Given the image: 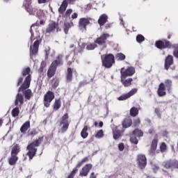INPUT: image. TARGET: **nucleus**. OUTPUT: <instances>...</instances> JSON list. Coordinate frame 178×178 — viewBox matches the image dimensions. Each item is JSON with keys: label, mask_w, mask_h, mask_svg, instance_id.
<instances>
[{"label": "nucleus", "mask_w": 178, "mask_h": 178, "mask_svg": "<svg viewBox=\"0 0 178 178\" xmlns=\"http://www.w3.org/2000/svg\"><path fill=\"white\" fill-rule=\"evenodd\" d=\"M63 58V56L58 55L56 60H55L50 65L47 71V76L50 79L51 77H53V76L55 75V72H56V66H58V65H62L63 63V60H62Z\"/></svg>", "instance_id": "obj_1"}, {"label": "nucleus", "mask_w": 178, "mask_h": 178, "mask_svg": "<svg viewBox=\"0 0 178 178\" xmlns=\"http://www.w3.org/2000/svg\"><path fill=\"white\" fill-rule=\"evenodd\" d=\"M30 72H31V70L29 67L23 70L22 75L23 76H27V74L29 75L26 77L24 83L19 88V91H24V90H26L29 88V87H30V83H31V75H30Z\"/></svg>", "instance_id": "obj_2"}, {"label": "nucleus", "mask_w": 178, "mask_h": 178, "mask_svg": "<svg viewBox=\"0 0 178 178\" xmlns=\"http://www.w3.org/2000/svg\"><path fill=\"white\" fill-rule=\"evenodd\" d=\"M38 145H40V140H37L27 146V155L29 156L30 160L33 159V157L35 156V153L37 152V148L35 147H38Z\"/></svg>", "instance_id": "obj_3"}, {"label": "nucleus", "mask_w": 178, "mask_h": 178, "mask_svg": "<svg viewBox=\"0 0 178 178\" xmlns=\"http://www.w3.org/2000/svg\"><path fill=\"white\" fill-rule=\"evenodd\" d=\"M102 65L104 67L110 68L112 67L115 63V56L113 54H108L104 57L102 56Z\"/></svg>", "instance_id": "obj_4"}, {"label": "nucleus", "mask_w": 178, "mask_h": 178, "mask_svg": "<svg viewBox=\"0 0 178 178\" xmlns=\"http://www.w3.org/2000/svg\"><path fill=\"white\" fill-rule=\"evenodd\" d=\"M24 7L26 10L29 13V15H33L34 16H37L40 17V13H42V11L41 10H38L35 7H33L30 2L25 1L24 3Z\"/></svg>", "instance_id": "obj_5"}, {"label": "nucleus", "mask_w": 178, "mask_h": 178, "mask_svg": "<svg viewBox=\"0 0 178 178\" xmlns=\"http://www.w3.org/2000/svg\"><path fill=\"white\" fill-rule=\"evenodd\" d=\"M69 116L65 114L60 120V129L59 133H65L69 129Z\"/></svg>", "instance_id": "obj_6"}, {"label": "nucleus", "mask_w": 178, "mask_h": 178, "mask_svg": "<svg viewBox=\"0 0 178 178\" xmlns=\"http://www.w3.org/2000/svg\"><path fill=\"white\" fill-rule=\"evenodd\" d=\"M121 79H126V77H129L130 76H133L134 73H136V68L134 67H128L126 70L124 67L121 68Z\"/></svg>", "instance_id": "obj_7"}, {"label": "nucleus", "mask_w": 178, "mask_h": 178, "mask_svg": "<svg viewBox=\"0 0 178 178\" xmlns=\"http://www.w3.org/2000/svg\"><path fill=\"white\" fill-rule=\"evenodd\" d=\"M55 98V95L54 92L49 91L46 93L44 97V105L46 108H49V105H51V102Z\"/></svg>", "instance_id": "obj_8"}, {"label": "nucleus", "mask_w": 178, "mask_h": 178, "mask_svg": "<svg viewBox=\"0 0 178 178\" xmlns=\"http://www.w3.org/2000/svg\"><path fill=\"white\" fill-rule=\"evenodd\" d=\"M109 38V35L108 33H104L100 37L97 38L95 41L96 44L104 47V48H106V40Z\"/></svg>", "instance_id": "obj_9"}, {"label": "nucleus", "mask_w": 178, "mask_h": 178, "mask_svg": "<svg viewBox=\"0 0 178 178\" xmlns=\"http://www.w3.org/2000/svg\"><path fill=\"white\" fill-rule=\"evenodd\" d=\"M137 163L140 169H145L147 166V157L145 155L139 154L137 158Z\"/></svg>", "instance_id": "obj_10"}, {"label": "nucleus", "mask_w": 178, "mask_h": 178, "mask_svg": "<svg viewBox=\"0 0 178 178\" xmlns=\"http://www.w3.org/2000/svg\"><path fill=\"white\" fill-rule=\"evenodd\" d=\"M90 24V20L88 18H81L79 19V30L82 31V33H84L85 31H87V26Z\"/></svg>", "instance_id": "obj_11"}, {"label": "nucleus", "mask_w": 178, "mask_h": 178, "mask_svg": "<svg viewBox=\"0 0 178 178\" xmlns=\"http://www.w3.org/2000/svg\"><path fill=\"white\" fill-rule=\"evenodd\" d=\"M40 47V41L35 40L32 46L30 47V56L31 58L35 56L38 52V47Z\"/></svg>", "instance_id": "obj_12"}, {"label": "nucleus", "mask_w": 178, "mask_h": 178, "mask_svg": "<svg viewBox=\"0 0 178 178\" xmlns=\"http://www.w3.org/2000/svg\"><path fill=\"white\" fill-rule=\"evenodd\" d=\"M156 48H159V49H165V48H170L172 45L170 44V42L168 40H159L156 42L155 44Z\"/></svg>", "instance_id": "obj_13"}, {"label": "nucleus", "mask_w": 178, "mask_h": 178, "mask_svg": "<svg viewBox=\"0 0 178 178\" xmlns=\"http://www.w3.org/2000/svg\"><path fill=\"white\" fill-rule=\"evenodd\" d=\"M138 91L137 88H133L131 90H130L128 93L124 94L119 97H118V101H126V99H129L130 97H133L134 94H136Z\"/></svg>", "instance_id": "obj_14"}, {"label": "nucleus", "mask_w": 178, "mask_h": 178, "mask_svg": "<svg viewBox=\"0 0 178 178\" xmlns=\"http://www.w3.org/2000/svg\"><path fill=\"white\" fill-rule=\"evenodd\" d=\"M58 23L52 21L48 25V27L46 29V34H51V33H55V30H58Z\"/></svg>", "instance_id": "obj_15"}, {"label": "nucleus", "mask_w": 178, "mask_h": 178, "mask_svg": "<svg viewBox=\"0 0 178 178\" xmlns=\"http://www.w3.org/2000/svg\"><path fill=\"white\" fill-rule=\"evenodd\" d=\"M157 147H158V138L155 137L152 142L150 149H149V154L152 156L155 155V152L156 151Z\"/></svg>", "instance_id": "obj_16"}, {"label": "nucleus", "mask_w": 178, "mask_h": 178, "mask_svg": "<svg viewBox=\"0 0 178 178\" xmlns=\"http://www.w3.org/2000/svg\"><path fill=\"white\" fill-rule=\"evenodd\" d=\"M92 168V165L91 164L86 165L80 171L79 176H84V177L88 176Z\"/></svg>", "instance_id": "obj_17"}, {"label": "nucleus", "mask_w": 178, "mask_h": 178, "mask_svg": "<svg viewBox=\"0 0 178 178\" xmlns=\"http://www.w3.org/2000/svg\"><path fill=\"white\" fill-rule=\"evenodd\" d=\"M157 93L159 97H165V95H166V86H165V83H160Z\"/></svg>", "instance_id": "obj_18"}, {"label": "nucleus", "mask_w": 178, "mask_h": 178, "mask_svg": "<svg viewBox=\"0 0 178 178\" xmlns=\"http://www.w3.org/2000/svg\"><path fill=\"white\" fill-rule=\"evenodd\" d=\"M131 124H133V121L131 120V119L125 118L122 123V128L124 129V130H122V132L124 131L125 129H129V127H130Z\"/></svg>", "instance_id": "obj_19"}, {"label": "nucleus", "mask_w": 178, "mask_h": 178, "mask_svg": "<svg viewBox=\"0 0 178 178\" xmlns=\"http://www.w3.org/2000/svg\"><path fill=\"white\" fill-rule=\"evenodd\" d=\"M171 65H173V56H168L165 58V67L166 70H169V67L170 66H171Z\"/></svg>", "instance_id": "obj_20"}, {"label": "nucleus", "mask_w": 178, "mask_h": 178, "mask_svg": "<svg viewBox=\"0 0 178 178\" xmlns=\"http://www.w3.org/2000/svg\"><path fill=\"white\" fill-rule=\"evenodd\" d=\"M19 102L20 105H23V103L24 102V98L23 97V95H22V93H18L16 96L15 102V106L19 104Z\"/></svg>", "instance_id": "obj_21"}, {"label": "nucleus", "mask_w": 178, "mask_h": 178, "mask_svg": "<svg viewBox=\"0 0 178 178\" xmlns=\"http://www.w3.org/2000/svg\"><path fill=\"white\" fill-rule=\"evenodd\" d=\"M20 152V146L19 145L15 144L13 146L11 149V155H14L17 156V154Z\"/></svg>", "instance_id": "obj_22"}, {"label": "nucleus", "mask_w": 178, "mask_h": 178, "mask_svg": "<svg viewBox=\"0 0 178 178\" xmlns=\"http://www.w3.org/2000/svg\"><path fill=\"white\" fill-rule=\"evenodd\" d=\"M106 22H108V15H106V14L102 15L98 20L99 26H104V24H105Z\"/></svg>", "instance_id": "obj_23"}, {"label": "nucleus", "mask_w": 178, "mask_h": 178, "mask_svg": "<svg viewBox=\"0 0 178 178\" xmlns=\"http://www.w3.org/2000/svg\"><path fill=\"white\" fill-rule=\"evenodd\" d=\"M18 159H19V157H17V156L11 155V156L8 158L9 165H10V166H13L16 165V163L17 162Z\"/></svg>", "instance_id": "obj_24"}, {"label": "nucleus", "mask_w": 178, "mask_h": 178, "mask_svg": "<svg viewBox=\"0 0 178 178\" xmlns=\"http://www.w3.org/2000/svg\"><path fill=\"white\" fill-rule=\"evenodd\" d=\"M113 134L114 140H118V138L122 137V133H120V130H119L118 128L113 130Z\"/></svg>", "instance_id": "obj_25"}, {"label": "nucleus", "mask_w": 178, "mask_h": 178, "mask_svg": "<svg viewBox=\"0 0 178 178\" xmlns=\"http://www.w3.org/2000/svg\"><path fill=\"white\" fill-rule=\"evenodd\" d=\"M30 129V122H26L21 127V133H26Z\"/></svg>", "instance_id": "obj_26"}, {"label": "nucleus", "mask_w": 178, "mask_h": 178, "mask_svg": "<svg viewBox=\"0 0 178 178\" xmlns=\"http://www.w3.org/2000/svg\"><path fill=\"white\" fill-rule=\"evenodd\" d=\"M88 130V126L85 125L81 132V136L82 138H87V137H88V132H87Z\"/></svg>", "instance_id": "obj_27"}, {"label": "nucleus", "mask_w": 178, "mask_h": 178, "mask_svg": "<svg viewBox=\"0 0 178 178\" xmlns=\"http://www.w3.org/2000/svg\"><path fill=\"white\" fill-rule=\"evenodd\" d=\"M121 81L124 87H129L131 86V81H133V79L129 78L128 79L124 80V79L121 78Z\"/></svg>", "instance_id": "obj_28"}, {"label": "nucleus", "mask_w": 178, "mask_h": 178, "mask_svg": "<svg viewBox=\"0 0 178 178\" xmlns=\"http://www.w3.org/2000/svg\"><path fill=\"white\" fill-rule=\"evenodd\" d=\"M66 8H67V2L63 1L58 9L59 13H64L65 10H66Z\"/></svg>", "instance_id": "obj_29"}, {"label": "nucleus", "mask_w": 178, "mask_h": 178, "mask_svg": "<svg viewBox=\"0 0 178 178\" xmlns=\"http://www.w3.org/2000/svg\"><path fill=\"white\" fill-rule=\"evenodd\" d=\"M73 77V71L72 68H68L67 72V81H72Z\"/></svg>", "instance_id": "obj_30"}, {"label": "nucleus", "mask_w": 178, "mask_h": 178, "mask_svg": "<svg viewBox=\"0 0 178 178\" xmlns=\"http://www.w3.org/2000/svg\"><path fill=\"white\" fill-rule=\"evenodd\" d=\"M130 115L134 118L138 115V108L136 107H132L130 110Z\"/></svg>", "instance_id": "obj_31"}, {"label": "nucleus", "mask_w": 178, "mask_h": 178, "mask_svg": "<svg viewBox=\"0 0 178 178\" xmlns=\"http://www.w3.org/2000/svg\"><path fill=\"white\" fill-rule=\"evenodd\" d=\"M134 136H136V137H143V136H144V133H143V131L140 130V129H135L133 131Z\"/></svg>", "instance_id": "obj_32"}, {"label": "nucleus", "mask_w": 178, "mask_h": 178, "mask_svg": "<svg viewBox=\"0 0 178 178\" xmlns=\"http://www.w3.org/2000/svg\"><path fill=\"white\" fill-rule=\"evenodd\" d=\"M60 105H61L60 100L56 99L55 103L53 106L54 110L58 111V109L60 108Z\"/></svg>", "instance_id": "obj_33"}, {"label": "nucleus", "mask_w": 178, "mask_h": 178, "mask_svg": "<svg viewBox=\"0 0 178 178\" xmlns=\"http://www.w3.org/2000/svg\"><path fill=\"white\" fill-rule=\"evenodd\" d=\"M165 84L168 92H170V90L172 89V81L167 79L165 81Z\"/></svg>", "instance_id": "obj_34"}, {"label": "nucleus", "mask_w": 178, "mask_h": 178, "mask_svg": "<svg viewBox=\"0 0 178 178\" xmlns=\"http://www.w3.org/2000/svg\"><path fill=\"white\" fill-rule=\"evenodd\" d=\"M130 141L131 144H136V145L138 144V139L137 138V136L134 135V134H132L131 135Z\"/></svg>", "instance_id": "obj_35"}, {"label": "nucleus", "mask_w": 178, "mask_h": 178, "mask_svg": "<svg viewBox=\"0 0 178 178\" xmlns=\"http://www.w3.org/2000/svg\"><path fill=\"white\" fill-rule=\"evenodd\" d=\"M115 59H117V60H124L126 56L122 53H118L115 56Z\"/></svg>", "instance_id": "obj_36"}, {"label": "nucleus", "mask_w": 178, "mask_h": 178, "mask_svg": "<svg viewBox=\"0 0 178 178\" xmlns=\"http://www.w3.org/2000/svg\"><path fill=\"white\" fill-rule=\"evenodd\" d=\"M25 98L26 99H30L31 98V95H33V93L31 92V90L28 89L24 92Z\"/></svg>", "instance_id": "obj_37"}, {"label": "nucleus", "mask_w": 178, "mask_h": 178, "mask_svg": "<svg viewBox=\"0 0 178 178\" xmlns=\"http://www.w3.org/2000/svg\"><path fill=\"white\" fill-rule=\"evenodd\" d=\"M95 137L96 138H103V137H104V131L102 129H100V130L97 131Z\"/></svg>", "instance_id": "obj_38"}, {"label": "nucleus", "mask_w": 178, "mask_h": 178, "mask_svg": "<svg viewBox=\"0 0 178 178\" xmlns=\"http://www.w3.org/2000/svg\"><path fill=\"white\" fill-rule=\"evenodd\" d=\"M19 113H20V111H19V108L16 107L12 111V116L13 118H16V116H19Z\"/></svg>", "instance_id": "obj_39"}, {"label": "nucleus", "mask_w": 178, "mask_h": 178, "mask_svg": "<svg viewBox=\"0 0 178 178\" xmlns=\"http://www.w3.org/2000/svg\"><path fill=\"white\" fill-rule=\"evenodd\" d=\"M136 41L138 44H141V42H144V41H145V38H144L143 35H138L136 36Z\"/></svg>", "instance_id": "obj_40"}, {"label": "nucleus", "mask_w": 178, "mask_h": 178, "mask_svg": "<svg viewBox=\"0 0 178 178\" xmlns=\"http://www.w3.org/2000/svg\"><path fill=\"white\" fill-rule=\"evenodd\" d=\"M95 48H97V44L95 43L90 44L86 47L88 51H92L93 49H95Z\"/></svg>", "instance_id": "obj_41"}, {"label": "nucleus", "mask_w": 178, "mask_h": 178, "mask_svg": "<svg viewBox=\"0 0 178 178\" xmlns=\"http://www.w3.org/2000/svg\"><path fill=\"white\" fill-rule=\"evenodd\" d=\"M69 29H70V24L69 22H65L64 24V31L65 34H67L69 32Z\"/></svg>", "instance_id": "obj_42"}, {"label": "nucleus", "mask_w": 178, "mask_h": 178, "mask_svg": "<svg viewBox=\"0 0 178 178\" xmlns=\"http://www.w3.org/2000/svg\"><path fill=\"white\" fill-rule=\"evenodd\" d=\"M166 149H167L166 143H161V145H160L161 152H166Z\"/></svg>", "instance_id": "obj_43"}, {"label": "nucleus", "mask_w": 178, "mask_h": 178, "mask_svg": "<svg viewBox=\"0 0 178 178\" xmlns=\"http://www.w3.org/2000/svg\"><path fill=\"white\" fill-rule=\"evenodd\" d=\"M163 166H165L166 169H169V168H172L173 165L172 164V161H167L163 163Z\"/></svg>", "instance_id": "obj_44"}, {"label": "nucleus", "mask_w": 178, "mask_h": 178, "mask_svg": "<svg viewBox=\"0 0 178 178\" xmlns=\"http://www.w3.org/2000/svg\"><path fill=\"white\" fill-rule=\"evenodd\" d=\"M45 67V62L42 61L39 68V72H42L44 71V68Z\"/></svg>", "instance_id": "obj_45"}, {"label": "nucleus", "mask_w": 178, "mask_h": 178, "mask_svg": "<svg viewBox=\"0 0 178 178\" xmlns=\"http://www.w3.org/2000/svg\"><path fill=\"white\" fill-rule=\"evenodd\" d=\"M118 149L120 150V151H123V149H124V144H123V143H120L119 145H118Z\"/></svg>", "instance_id": "obj_46"}, {"label": "nucleus", "mask_w": 178, "mask_h": 178, "mask_svg": "<svg viewBox=\"0 0 178 178\" xmlns=\"http://www.w3.org/2000/svg\"><path fill=\"white\" fill-rule=\"evenodd\" d=\"M72 12H73V10L72 9H69L66 11L65 13V15L67 17H70V15L72 13Z\"/></svg>", "instance_id": "obj_47"}, {"label": "nucleus", "mask_w": 178, "mask_h": 178, "mask_svg": "<svg viewBox=\"0 0 178 178\" xmlns=\"http://www.w3.org/2000/svg\"><path fill=\"white\" fill-rule=\"evenodd\" d=\"M172 166H174V168H176L177 169H178V161H172Z\"/></svg>", "instance_id": "obj_48"}, {"label": "nucleus", "mask_w": 178, "mask_h": 178, "mask_svg": "<svg viewBox=\"0 0 178 178\" xmlns=\"http://www.w3.org/2000/svg\"><path fill=\"white\" fill-rule=\"evenodd\" d=\"M79 170V168L76 167L73 169L72 172L70 175H72V176H74L76 175V172Z\"/></svg>", "instance_id": "obj_49"}, {"label": "nucleus", "mask_w": 178, "mask_h": 178, "mask_svg": "<svg viewBox=\"0 0 178 178\" xmlns=\"http://www.w3.org/2000/svg\"><path fill=\"white\" fill-rule=\"evenodd\" d=\"M155 113H156L158 118H161V111L159 110V108L155 109Z\"/></svg>", "instance_id": "obj_50"}, {"label": "nucleus", "mask_w": 178, "mask_h": 178, "mask_svg": "<svg viewBox=\"0 0 178 178\" xmlns=\"http://www.w3.org/2000/svg\"><path fill=\"white\" fill-rule=\"evenodd\" d=\"M134 124L135 126H138V124H140V119L137 118L136 120H135Z\"/></svg>", "instance_id": "obj_51"}, {"label": "nucleus", "mask_w": 178, "mask_h": 178, "mask_svg": "<svg viewBox=\"0 0 178 178\" xmlns=\"http://www.w3.org/2000/svg\"><path fill=\"white\" fill-rule=\"evenodd\" d=\"M22 83H23V78H22V77H20V78L18 79L17 86H20V84H22Z\"/></svg>", "instance_id": "obj_52"}, {"label": "nucleus", "mask_w": 178, "mask_h": 178, "mask_svg": "<svg viewBox=\"0 0 178 178\" xmlns=\"http://www.w3.org/2000/svg\"><path fill=\"white\" fill-rule=\"evenodd\" d=\"M77 16H79L77 13H74V14L72 15V19H77Z\"/></svg>", "instance_id": "obj_53"}, {"label": "nucleus", "mask_w": 178, "mask_h": 178, "mask_svg": "<svg viewBox=\"0 0 178 178\" xmlns=\"http://www.w3.org/2000/svg\"><path fill=\"white\" fill-rule=\"evenodd\" d=\"M155 133V130L152 128L149 129V134H154Z\"/></svg>", "instance_id": "obj_54"}, {"label": "nucleus", "mask_w": 178, "mask_h": 178, "mask_svg": "<svg viewBox=\"0 0 178 178\" xmlns=\"http://www.w3.org/2000/svg\"><path fill=\"white\" fill-rule=\"evenodd\" d=\"M159 170V167H158V165H154L153 166V170L154 171V172H156L157 170Z\"/></svg>", "instance_id": "obj_55"}, {"label": "nucleus", "mask_w": 178, "mask_h": 178, "mask_svg": "<svg viewBox=\"0 0 178 178\" xmlns=\"http://www.w3.org/2000/svg\"><path fill=\"white\" fill-rule=\"evenodd\" d=\"M90 178H97V175H95V172H92L90 175Z\"/></svg>", "instance_id": "obj_56"}, {"label": "nucleus", "mask_w": 178, "mask_h": 178, "mask_svg": "<svg viewBox=\"0 0 178 178\" xmlns=\"http://www.w3.org/2000/svg\"><path fill=\"white\" fill-rule=\"evenodd\" d=\"M38 3H46L47 0H38Z\"/></svg>", "instance_id": "obj_57"}, {"label": "nucleus", "mask_w": 178, "mask_h": 178, "mask_svg": "<svg viewBox=\"0 0 178 178\" xmlns=\"http://www.w3.org/2000/svg\"><path fill=\"white\" fill-rule=\"evenodd\" d=\"M174 56H175V58H178V50H175L174 51Z\"/></svg>", "instance_id": "obj_58"}, {"label": "nucleus", "mask_w": 178, "mask_h": 178, "mask_svg": "<svg viewBox=\"0 0 178 178\" xmlns=\"http://www.w3.org/2000/svg\"><path fill=\"white\" fill-rule=\"evenodd\" d=\"M83 162H81V161H79V163H78V164L76 165V168H80L81 166V165H83Z\"/></svg>", "instance_id": "obj_59"}, {"label": "nucleus", "mask_w": 178, "mask_h": 178, "mask_svg": "<svg viewBox=\"0 0 178 178\" xmlns=\"http://www.w3.org/2000/svg\"><path fill=\"white\" fill-rule=\"evenodd\" d=\"M87 161H88V158H87V157H85V158H83V159H82V161H81V162H82V163H85V162H87Z\"/></svg>", "instance_id": "obj_60"}, {"label": "nucleus", "mask_w": 178, "mask_h": 178, "mask_svg": "<svg viewBox=\"0 0 178 178\" xmlns=\"http://www.w3.org/2000/svg\"><path fill=\"white\" fill-rule=\"evenodd\" d=\"M58 84H59V81H56L55 83H54V87H58Z\"/></svg>", "instance_id": "obj_61"}, {"label": "nucleus", "mask_w": 178, "mask_h": 178, "mask_svg": "<svg viewBox=\"0 0 178 178\" xmlns=\"http://www.w3.org/2000/svg\"><path fill=\"white\" fill-rule=\"evenodd\" d=\"M99 127H104V122L102 121L99 123Z\"/></svg>", "instance_id": "obj_62"}, {"label": "nucleus", "mask_w": 178, "mask_h": 178, "mask_svg": "<svg viewBox=\"0 0 178 178\" xmlns=\"http://www.w3.org/2000/svg\"><path fill=\"white\" fill-rule=\"evenodd\" d=\"M67 178H74V176H73V174H70Z\"/></svg>", "instance_id": "obj_63"}, {"label": "nucleus", "mask_w": 178, "mask_h": 178, "mask_svg": "<svg viewBox=\"0 0 178 178\" xmlns=\"http://www.w3.org/2000/svg\"><path fill=\"white\" fill-rule=\"evenodd\" d=\"M70 3H73L76 0H67Z\"/></svg>", "instance_id": "obj_64"}]
</instances>
